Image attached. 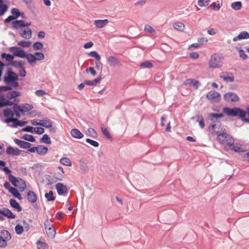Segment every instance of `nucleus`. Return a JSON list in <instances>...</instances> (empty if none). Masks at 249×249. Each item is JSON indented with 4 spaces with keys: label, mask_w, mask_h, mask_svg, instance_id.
I'll return each mask as SVG.
<instances>
[{
    "label": "nucleus",
    "mask_w": 249,
    "mask_h": 249,
    "mask_svg": "<svg viewBox=\"0 0 249 249\" xmlns=\"http://www.w3.org/2000/svg\"><path fill=\"white\" fill-rule=\"evenodd\" d=\"M12 89V86L9 85L0 86V108L15 106L16 103H18L19 100L17 97L20 96L21 93L16 90L10 91Z\"/></svg>",
    "instance_id": "nucleus-1"
},
{
    "label": "nucleus",
    "mask_w": 249,
    "mask_h": 249,
    "mask_svg": "<svg viewBox=\"0 0 249 249\" xmlns=\"http://www.w3.org/2000/svg\"><path fill=\"white\" fill-rule=\"evenodd\" d=\"M245 111L240 107L230 108L225 107L223 108V112L227 116L231 117H237L243 122L249 124V119L246 118L247 114L249 117V107Z\"/></svg>",
    "instance_id": "nucleus-2"
},
{
    "label": "nucleus",
    "mask_w": 249,
    "mask_h": 249,
    "mask_svg": "<svg viewBox=\"0 0 249 249\" xmlns=\"http://www.w3.org/2000/svg\"><path fill=\"white\" fill-rule=\"evenodd\" d=\"M217 135V140L223 145H232L234 142L233 138L227 132V130L224 126H222L220 129V133Z\"/></svg>",
    "instance_id": "nucleus-3"
},
{
    "label": "nucleus",
    "mask_w": 249,
    "mask_h": 249,
    "mask_svg": "<svg viewBox=\"0 0 249 249\" xmlns=\"http://www.w3.org/2000/svg\"><path fill=\"white\" fill-rule=\"evenodd\" d=\"M34 107L32 104L25 103L21 105H18L16 103L15 106L13 107V109L15 110L16 113V117L19 118L21 114H23L24 112L31 110Z\"/></svg>",
    "instance_id": "nucleus-4"
},
{
    "label": "nucleus",
    "mask_w": 249,
    "mask_h": 249,
    "mask_svg": "<svg viewBox=\"0 0 249 249\" xmlns=\"http://www.w3.org/2000/svg\"><path fill=\"white\" fill-rule=\"evenodd\" d=\"M9 50L13 52L14 56H17L20 58H26L29 62L30 53H27L23 49L18 47H11Z\"/></svg>",
    "instance_id": "nucleus-5"
},
{
    "label": "nucleus",
    "mask_w": 249,
    "mask_h": 249,
    "mask_svg": "<svg viewBox=\"0 0 249 249\" xmlns=\"http://www.w3.org/2000/svg\"><path fill=\"white\" fill-rule=\"evenodd\" d=\"M0 248H4L7 245V241L11 238L10 233L7 230H2L0 231Z\"/></svg>",
    "instance_id": "nucleus-6"
},
{
    "label": "nucleus",
    "mask_w": 249,
    "mask_h": 249,
    "mask_svg": "<svg viewBox=\"0 0 249 249\" xmlns=\"http://www.w3.org/2000/svg\"><path fill=\"white\" fill-rule=\"evenodd\" d=\"M222 65L221 56L217 53L213 54L209 61V67L213 68H219Z\"/></svg>",
    "instance_id": "nucleus-7"
},
{
    "label": "nucleus",
    "mask_w": 249,
    "mask_h": 249,
    "mask_svg": "<svg viewBox=\"0 0 249 249\" xmlns=\"http://www.w3.org/2000/svg\"><path fill=\"white\" fill-rule=\"evenodd\" d=\"M224 117V114L222 113H210L209 114L208 118L212 123L216 124L218 126V129H221L222 126H223L220 121L218 120L219 118H222Z\"/></svg>",
    "instance_id": "nucleus-8"
},
{
    "label": "nucleus",
    "mask_w": 249,
    "mask_h": 249,
    "mask_svg": "<svg viewBox=\"0 0 249 249\" xmlns=\"http://www.w3.org/2000/svg\"><path fill=\"white\" fill-rule=\"evenodd\" d=\"M3 115L4 117L6 118V119L4 120L3 122L8 124L12 122V121H9L10 120L15 119L14 116L15 115L16 116V113L15 110L13 109L12 110L11 108L7 107L3 109Z\"/></svg>",
    "instance_id": "nucleus-9"
},
{
    "label": "nucleus",
    "mask_w": 249,
    "mask_h": 249,
    "mask_svg": "<svg viewBox=\"0 0 249 249\" xmlns=\"http://www.w3.org/2000/svg\"><path fill=\"white\" fill-rule=\"evenodd\" d=\"M44 59V55L41 52H36L34 54L30 53L29 63L32 66H34L36 60H42Z\"/></svg>",
    "instance_id": "nucleus-10"
},
{
    "label": "nucleus",
    "mask_w": 249,
    "mask_h": 249,
    "mask_svg": "<svg viewBox=\"0 0 249 249\" xmlns=\"http://www.w3.org/2000/svg\"><path fill=\"white\" fill-rule=\"evenodd\" d=\"M6 74L7 75L3 77V81L6 84L11 83L18 78L17 74L13 71L10 68L7 71Z\"/></svg>",
    "instance_id": "nucleus-11"
},
{
    "label": "nucleus",
    "mask_w": 249,
    "mask_h": 249,
    "mask_svg": "<svg viewBox=\"0 0 249 249\" xmlns=\"http://www.w3.org/2000/svg\"><path fill=\"white\" fill-rule=\"evenodd\" d=\"M206 98L213 103H218L221 99L219 93L215 91H209L206 95Z\"/></svg>",
    "instance_id": "nucleus-12"
},
{
    "label": "nucleus",
    "mask_w": 249,
    "mask_h": 249,
    "mask_svg": "<svg viewBox=\"0 0 249 249\" xmlns=\"http://www.w3.org/2000/svg\"><path fill=\"white\" fill-rule=\"evenodd\" d=\"M224 100L228 102H236L239 101V97L235 93L229 92L224 95Z\"/></svg>",
    "instance_id": "nucleus-13"
},
{
    "label": "nucleus",
    "mask_w": 249,
    "mask_h": 249,
    "mask_svg": "<svg viewBox=\"0 0 249 249\" xmlns=\"http://www.w3.org/2000/svg\"><path fill=\"white\" fill-rule=\"evenodd\" d=\"M1 170L4 171L5 174L8 176L9 179L12 185L14 186H17V182L18 178H17L13 175H11V170L8 167H3L1 169Z\"/></svg>",
    "instance_id": "nucleus-14"
},
{
    "label": "nucleus",
    "mask_w": 249,
    "mask_h": 249,
    "mask_svg": "<svg viewBox=\"0 0 249 249\" xmlns=\"http://www.w3.org/2000/svg\"><path fill=\"white\" fill-rule=\"evenodd\" d=\"M220 77L226 82H233L234 77L231 72L225 71L222 72L220 74Z\"/></svg>",
    "instance_id": "nucleus-15"
},
{
    "label": "nucleus",
    "mask_w": 249,
    "mask_h": 249,
    "mask_svg": "<svg viewBox=\"0 0 249 249\" xmlns=\"http://www.w3.org/2000/svg\"><path fill=\"white\" fill-rule=\"evenodd\" d=\"M107 61L108 64L110 66L113 67H122V64L121 61L116 57L113 55H110L107 58Z\"/></svg>",
    "instance_id": "nucleus-16"
},
{
    "label": "nucleus",
    "mask_w": 249,
    "mask_h": 249,
    "mask_svg": "<svg viewBox=\"0 0 249 249\" xmlns=\"http://www.w3.org/2000/svg\"><path fill=\"white\" fill-rule=\"evenodd\" d=\"M183 84L185 86L193 87L195 89H197L200 84L199 82L195 79L189 78L183 81Z\"/></svg>",
    "instance_id": "nucleus-17"
},
{
    "label": "nucleus",
    "mask_w": 249,
    "mask_h": 249,
    "mask_svg": "<svg viewBox=\"0 0 249 249\" xmlns=\"http://www.w3.org/2000/svg\"><path fill=\"white\" fill-rule=\"evenodd\" d=\"M58 195L62 196L68 191L67 187L62 183H57L55 185Z\"/></svg>",
    "instance_id": "nucleus-18"
},
{
    "label": "nucleus",
    "mask_w": 249,
    "mask_h": 249,
    "mask_svg": "<svg viewBox=\"0 0 249 249\" xmlns=\"http://www.w3.org/2000/svg\"><path fill=\"white\" fill-rule=\"evenodd\" d=\"M14 141L16 144L21 148L27 149L28 148H30L32 145V144L28 142L21 141L18 139H15Z\"/></svg>",
    "instance_id": "nucleus-19"
},
{
    "label": "nucleus",
    "mask_w": 249,
    "mask_h": 249,
    "mask_svg": "<svg viewBox=\"0 0 249 249\" xmlns=\"http://www.w3.org/2000/svg\"><path fill=\"white\" fill-rule=\"evenodd\" d=\"M20 151L18 148H14L11 146L7 147L6 149L7 154L11 156H18L20 154Z\"/></svg>",
    "instance_id": "nucleus-20"
},
{
    "label": "nucleus",
    "mask_w": 249,
    "mask_h": 249,
    "mask_svg": "<svg viewBox=\"0 0 249 249\" xmlns=\"http://www.w3.org/2000/svg\"><path fill=\"white\" fill-rule=\"evenodd\" d=\"M9 121H12V127H17L18 126H23L27 124V121H20L18 118H15Z\"/></svg>",
    "instance_id": "nucleus-21"
},
{
    "label": "nucleus",
    "mask_w": 249,
    "mask_h": 249,
    "mask_svg": "<svg viewBox=\"0 0 249 249\" xmlns=\"http://www.w3.org/2000/svg\"><path fill=\"white\" fill-rule=\"evenodd\" d=\"M15 187H18L20 192H23L26 188L27 186L24 180L18 178L17 182V186Z\"/></svg>",
    "instance_id": "nucleus-22"
},
{
    "label": "nucleus",
    "mask_w": 249,
    "mask_h": 249,
    "mask_svg": "<svg viewBox=\"0 0 249 249\" xmlns=\"http://www.w3.org/2000/svg\"><path fill=\"white\" fill-rule=\"evenodd\" d=\"M32 30L28 28L19 33L21 37L25 39H30L32 37Z\"/></svg>",
    "instance_id": "nucleus-23"
},
{
    "label": "nucleus",
    "mask_w": 249,
    "mask_h": 249,
    "mask_svg": "<svg viewBox=\"0 0 249 249\" xmlns=\"http://www.w3.org/2000/svg\"><path fill=\"white\" fill-rule=\"evenodd\" d=\"M249 38V33L246 31L241 32L238 36L233 38V41L236 42L239 40L246 39Z\"/></svg>",
    "instance_id": "nucleus-24"
},
{
    "label": "nucleus",
    "mask_w": 249,
    "mask_h": 249,
    "mask_svg": "<svg viewBox=\"0 0 249 249\" xmlns=\"http://www.w3.org/2000/svg\"><path fill=\"white\" fill-rule=\"evenodd\" d=\"M27 198L31 203H35L37 200L36 195L32 191H29L27 193Z\"/></svg>",
    "instance_id": "nucleus-25"
},
{
    "label": "nucleus",
    "mask_w": 249,
    "mask_h": 249,
    "mask_svg": "<svg viewBox=\"0 0 249 249\" xmlns=\"http://www.w3.org/2000/svg\"><path fill=\"white\" fill-rule=\"evenodd\" d=\"M71 134L72 137L78 139H81L84 137V135L77 128L72 129L71 131Z\"/></svg>",
    "instance_id": "nucleus-26"
},
{
    "label": "nucleus",
    "mask_w": 249,
    "mask_h": 249,
    "mask_svg": "<svg viewBox=\"0 0 249 249\" xmlns=\"http://www.w3.org/2000/svg\"><path fill=\"white\" fill-rule=\"evenodd\" d=\"M12 24L13 29L18 30L20 28L23 27L24 20L16 19L12 22Z\"/></svg>",
    "instance_id": "nucleus-27"
},
{
    "label": "nucleus",
    "mask_w": 249,
    "mask_h": 249,
    "mask_svg": "<svg viewBox=\"0 0 249 249\" xmlns=\"http://www.w3.org/2000/svg\"><path fill=\"white\" fill-rule=\"evenodd\" d=\"M2 215L5 216V217H7L8 218L10 219H15L16 217V215L13 214L12 212L9 209L3 208L2 209Z\"/></svg>",
    "instance_id": "nucleus-28"
},
{
    "label": "nucleus",
    "mask_w": 249,
    "mask_h": 249,
    "mask_svg": "<svg viewBox=\"0 0 249 249\" xmlns=\"http://www.w3.org/2000/svg\"><path fill=\"white\" fill-rule=\"evenodd\" d=\"M10 204L14 209L16 210L18 212L21 211L22 207L16 200L14 199H11L10 200Z\"/></svg>",
    "instance_id": "nucleus-29"
},
{
    "label": "nucleus",
    "mask_w": 249,
    "mask_h": 249,
    "mask_svg": "<svg viewBox=\"0 0 249 249\" xmlns=\"http://www.w3.org/2000/svg\"><path fill=\"white\" fill-rule=\"evenodd\" d=\"M8 9V6L4 3L3 0H0V16H3Z\"/></svg>",
    "instance_id": "nucleus-30"
},
{
    "label": "nucleus",
    "mask_w": 249,
    "mask_h": 249,
    "mask_svg": "<svg viewBox=\"0 0 249 249\" xmlns=\"http://www.w3.org/2000/svg\"><path fill=\"white\" fill-rule=\"evenodd\" d=\"M108 20L107 19L103 20H95L94 21V25L99 28L104 27L107 23Z\"/></svg>",
    "instance_id": "nucleus-31"
},
{
    "label": "nucleus",
    "mask_w": 249,
    "mask_h": 249,
    "mask_svg": "<svg viewBox=\"0 0 249 249\" xmlns=\"http://www.w3.org/2000/svg\"><path fill=\"white\" fill-rule=\"evenodd\" d=\"M218 127L216 124H211L209 126L208 129L212 134L215 135L220 133V129L217 130Z\"/></svg>",
    "instance_id": "nucleus-32"
},
{
    "label": "nucleus",
    "mask_w": 249,
    "mask_h": 249,
    "mask_svg": "<svg viewBox=\"0 0 249 249\" xmlns=\"http://www.w3.org/2000/svg\"><path fill=\"white\" fill-rule=\"evenodd\" d=\"M25 62L21 60L20 61H15L13 60L12 62L9 63L6 66H8L9 65H11L13 67L16 68H18L19 69L22 68V67L24 65Z\"/></svg>",
    "instance_id": "nucleus-33"
},
{
    "label": "nucleus",
    "mask_w": 249,
    "mask_h": 249,
    "mask_svg": "<svg viewBox=\"0 0 249 249\" xmlns=\"http://www.w3.org/2000/svg\"><path fill=\"white\" fill-rule=\"evenodd\" d=\"M45 230L46 233L49 238L53 239L55 237L56 231L53 227H49L48 229H45Z\"/></svg>",
    "instance_id": "nucleus-34"
},
{
    "label": "nucleus",
    "mask_w": 249,
    "mask_h": 249,
    "mask_svg": "<svg viewBox=\"0 0 249 249\" xmlns=\"http://www.w3.org/2000/svg\"><path fill=\"white\" fill-rule=\"evenodd\" d=\"M38 148L36 150V153L40 155H43L46 154L48 150L47 147L42 146V145H39L37 146Z\"/></svg>",
    "instance_id": "nucleus-35"
},
{
    "label": "nucleus",
    "mask_w": 249,
    "mask_h": 249,
    "mask_svg": "<svg viewBox=\"0 0 249 249\" xmlns=\"http://www.w3.org/2000/svg\"><path fill=\"white\" fill-rule=\"evenodd\" d=\"M9 192L13 195V196L14 197L17 198L19 200H21L22 199V197L20 194L19 193V192L16 188L14 187L13 188H12Z\"/></svg>",
    "instance_id": "nucleus-36"
},
{
    "label": "nucleus",
    "mask_w": 249,
    "mask_h": 249,
    "mask_svg": "<svg viewBox=\"0 0 249 249\" xmlns=\"http://www.w3.org/2000/svg\"><path fill=\"white\" fill-rule=\"evenodd\" d=\"M1 57L2 59H5L7 61H9L10 63L12 62L14 58L13 55L5 53H2L1 54Z\"/></svg>",
    "instance_id": "nucleus-37"
},
{
    "label": "nucleus",
    "mask_w": 249,
    "mask_h": 249,
    "mask_svg": "<svg viewBox=\"0 0 249 249\" xmlns=\"http://www.w3.org/2000/svg\"><path fill=\"white\" fill-rule=\"evenodd\" d=\"M36 245L37 249H49V245L46 242L37 240Z\"/></svg>",
    "instance_id": "nucleus-38"
},
{
    "label": "nucleus",
    "mask_w": 249,
    "mask_h": 249,
    "mask_svg": "<svg viewBox=\"0 0 249 249\" xmlns=\"http://www.w3.org/2000/svg\"><path fill=\"white\" fill-rule=\"evenodd\" d=\"M45 197L47 199L48 201H53L55 200V197L53 196V191H50L49 193L45 194Z\"/></svg>",
    "instance_id": "nucleus-39"
},
{
    "label": "nucleus",
    "mask_w": 249,
    "mask_h": 249,
    "mask_svg": "<svg viewBox=\"0 0 249 249\" xmlns=\"http://www.w3.org/2000/svg\"><path fill=\"white\" fill-rule=\"evenodd\" d=\"M21 138L30 142H36V139L35 137L32 135L25 134L21 137Z\"/></svg>",
    "instance_id": "nucleus-40"
},
{
    "label": "nucleus",
    "mask_w": 249,
    "mask_h": 249,
    "mask_svg": "<svg viewBox=\"0 0 249 249\" xmlns=\"http://www.w3.org/2000/svg\"><path fill=\"white\" fill-rule=\"evenodd\" d=\"M40 142L48 144H50L51 143L50 138L46 134L43 135L42 138L40 139Z\"/></svg>",
    "instance_id": "nucleus-41"
},
{
    "label": "nucleus",
    "mask_w": 249,
    "mask_h": 249,
    "mask_svg": "<svg viewBox=\"0 0 249 249\" xmlns=\"http://www.w3.org/2000/svg\"><path fill=\"white\" fill-rule=\"evenodd\" d=\"M11 12L12 14V16L14 17V18L16 19H17L21 15L20 14L21 12H20L18 9L16 8H12Z\"/></svg>",
    "instance_id": "nucleus-42"
},
{
    "label": "nucleus",
    "mask_w": 249,
    "mask_h": 249,
    "mask_svg": "<svg viewBox=\"0 0 249 249\" xmlns=\"http://www.w3.org/2000/svg\"><path fill=\"white\" fill-rule=\"evenodd\" d=\"M242 2L238 1L231 3V7L234 10H239L242 8Z\"/></svg>",
    "instance_id": "nucleus-43"
},
{
    "label": "nucleus",
    "mask_w": 249,
    "mask_h": 249,
    "mask_svg": "<svg viewBox=\"0 0 249 249\" xmlns=\"http://www.w3.org/2000/svg\"><path fill=\"white\" fill-rule=\"evenodd\" d=\"M89 56L94 57L97 61H100L101 60V56L100 54L95 51L90 52L88 54Z\"/></svg>",
    "instance_id": "nucleus-44"
},
{
    "label": "nucleus",
    "mask_w": 249,
    "mask_h": 249,
    "mask_svg": "<svg viewBox=\"0 0 249 249\" xmlns=\"http://www.w3.org/2000/svg\"><path fill=\"white\" fill-rule=\"evenodd\" d=\"M173 27L177 30L182 31L185 27V26L182 23L176 22L173 24Z\"/></svg>",
    "instance_id": "nucleus-45"
},
{
    "label": "nucleus",
    "mask_w": 249,
    "mask_h": 249,
    "mask_svg": "<svg viewBox=\"0 0 249 249\" xmlns=\"http://www.w3.org/2000/svg\"><path fill=\"white\" fill-rule=\"evenodd\" d=\"M60 162L61 164L66 165L70 166L71 165V160L68 158H62L60 160Z\"/></svg>",
    "instance_id": "nucleus-46"
},
{
    "label": "nucleus",
    "mask_w": 249,
    "mask_h": 249,
    "mask_svg": "<svg viewBox=\"0 0 249 249\" xmlns=\"http://www.w3.org/2000/svg\"><path fill=\"white\" fill-rule=\"evenodd\" d=\"M18 45L22 47H29L31 45V42L30 41L21 40L18 43Z\"/></svg>",
    "instance_id": "nucleus-47"
},
{
    "label": "nucleus",
    "mask_w": 249,
    "mask_h": 249,
    "mask_svg": "<svg viewBox=\"0 0 249 249\" xmlns=\"http://www.w3.org/2000/svg\"><path fill=\"white\" fill-rule=\"evenodd\" d=\"M101 130L104 135V136L107 139H111V137L110 134L109 132L107 130V128L105 127L104 125H103L101 126Z\"/></svg>",
    "instance_id": "nucleus-48"
},
{
    "label": "nucleus",
    "mask_w": 249,
    "mask_h": 249,
    "mask_svg": "<svg viewBox=\"0 0 249 249\" xmlns=\"http://www.w3.org/2000/svg\"><path fill=\"white\" fill-rule=\"evenodd\" d=\"M88 135L90 137L95 138L97 137V134L95 130L92 128H89L87 130Z\"/></svg>",
    "instance_id": "nucleus-49"
},
{
    "label": "nucleus",
    "mask_w": 249,
    "mask_h": 249,
    "mask_svg": "<svg viewBox=\"0 0 249 249\" xmlns=\"http://www.w3.org/2000/svg\"><path fill=\"white\" fill-rule=\"evenodd\" d=\"M43 47V44L41 42H36L33 45V48L35 50H39L42 49Z\"/></svg>",
    "instance_id": "nucleus-50"
},
{
    "label": "nucleus",
    "mask_w": 249,
    "mask_h": 249,
    "mask_svg": "<svg viewBox=\"0 0 249 249\" xmlns=\"http://www.w3.org/2000/svg\"><path fill=\"white\" fill-rule=\"evenodd\" d=\"M15 230L17 234H20L24 231L23 226H22V225L18 224L15 226Z\"/></svg>",
    "instance_id": "nucleus-51"
},
{
    "label": "nucleus",
    "mask_w": 249,
    "mask_h": 249,
    "mask_svg": "<svg viewBox=\"0 0 249 249\" xmlns=\"http://www.w3.org/2000/svg\"><path fill=\"white\" fill-rule=\"evenodd\" d=\"M140 66L142 67L146 68H151L153 67V64L149 61H146L145 62H143L140 64Z\"/></svg>",
    "instance_id": "nucleus-52"
},
{
    "label": "nucleus",
    "mask_w": 249,
    "mask_h": 249,
    "mask_svg": "<svg viewBox=\"0 0 249 249\" xmlns=\"http://www.w3.org/2000/svg\"><path fill=\"white\" fill-rule=\"evenodd\" d=\"M86 141L87 142L89 143V144H90V145H91L92 146H93L95 147H97L99 145L98 142H97L95 141L92 140L91 139H90L89 138L86 139Z\"/></svg>",
    "instance_id": "nucleus-53"
},
{
    "label": "nucleus",
    "mask_w": 249,
    "mask_h": 249,
    "mask_svg": "<svg viewBox=\"0 0 249 249\" xmlns=\"http://www.w3.org/2000/svg\"><path fill=\"white\" fill-rule=\"evenodd\" d=\"M197 121L201 128H203L205 126V124L203 117L202 115H199L197 117Z\"/></svg>",
    "instance_id": "nucleus-54"
},
{
    "label": "nucleus",
    "mask_w": 249,
    "mask_h": 249,
    "mask_svg": "<svg viewBox=\"0 0 249 249\" xmlns=\"http://www.w3.org/2000/svg\"><path fill=\"white\" fill-rule=\"evenodd\" d=\"M210 0H198L197 4L200 7L206 6L209 4Z\"/></svg>",
    "instance_id": "nucleus-55"
},
{
    "label": "nucleus",
    "mask_w": 249,
    "mask_h": 249,
    "mask_svg": "<svg viewBox=\"0 0 249 249\" xmlns=\"http://www.w3.org/2000/svg\"><path fill=\"white\" fill-rule=\"evenodd\" d=\"M21 130L24 132H30L31 133H34L35 128L31 126H27L23 128Z\"/></svg>",
    "instance_id": "nucleus-56"
},
{
    "label": "nucleus",
    "mask_w": 249,
    "mask_h": 249,
    "mask_svg": "<svg viewBox=\"0 0 249 249\" xmlns=\"http://www.w3.org/2000/svg\"><path fill=\"white\" fill-rule=\"evenodd\" d=\"M63 174L60 172L55 173L53 175V177L57 180L62 181L63 178Z\"/></svg>",
    "instance_id": "nucleus-57"
},
{
    "label": "nucleus",
    "mask_w": 249,
    "mask_h": 249,
    "mask_svg": "<svg viewBox=\"0 0 249 249\" xmlns=\"http://www.w3.org/2000/svg\"><path fill=\"white\" fill-rule=\"evenodd\" d=\"M228 145L230 146V147L231 148V150H232L235 152H240L242 151V150L241 149V148L237 145H235L234 144V142L232 143V145Z\"/></svg>",
    "instance_id": "nucleus-58"
},
{
    "label": "nucleus",
    "mask_w": 249,
    "mask_h": 249,
    "mask_svg": "<svg viewBox=\"0 0 249 249\" xmlns=\"http://www.w3.org/2000/svg\"><path fill=\"white\" fill-rule=\"evenodd\" d=\"M210 7L212 9L215 11L219 10L221 7L219 4H217L215 2H213Z\"/></svg>",
    "instance_id": "nucleus-59"
},
{
    "label": "nucleus",
    "mask_w": 249,
    "mask_h": 249,
    "mask_svg": "<svg viewBox=\"0 0 249 249\" xmlns=\"http://www.w3.org/2000/svg\"><path fill=\"white\" fill-rule=\"evenodd\" d=\"M32 168L33 169H36L37 171L39 172L42 170L43 166L38 163H35L33 164V166L32 167Z\"/></svg>",
    "instance_id": "nucleus-60"
},
{
    "label": "nucleus",
    "mask_w": 249,
    "mask_h": 249,
    "mask_svg": "<svg viewBox=\"0 0 249 249\" xmlns=\"http://www.w3.org/2000/svg\"><path fill=\"white\" fill-rule=\"evenodd\" d=\"M208 42V39L206 37H201L198 39V43L200 46L203 45Z\"/></svg>",
    "instance_id": "nucleus-61"
},
{
    "label": "nucleus",
    "mask_w": 249,
    "mask_h": 249,
    "mask_svg": "<svg viewBox=\"0 0 249 249\" xmlns=\"http://www.w3.org/2000/svg\"><path fill=\"white\" fill-rule=\"evenodd\" d=\"M239 56L242 58L243 60H246L247 57H248V56L245 53V52L243 51V49H240L239 50Z\"/></svg>",
    "instance_id": "nucleus-62"
},
{
    "label": "nucleus",
    "mask_w": 249,
    "mask_h": 249,
    "mask_svg": "<svg viewBox=\"0 0 249 249\" xmlns=\"http://www.w3.org/2000/svg\"><path fill=\"white\" fill-rule=\"evenodd\" d=\"M44 132V129L41 127H36L35 128L34 133L37 134H42Z\"/></svg>",
    "instance_id": "nucleus-63"
},
{
    "label": "nucleus",
    "mask_w": 249,
    "mask_h": 249,
    "mask_svg": "<svg viewBox=\"0 0 249 249\" xmlns=\"http://www.w3.org/2000/svg\"><path fill=\"white\" fill-rule=\"evenodd\" d=\"M144 30L150 33L155 32V30L149 25H146L144 27Z\"/></svg>",
    "instance_id": "nucleus-64"
}]
</instances>
